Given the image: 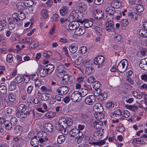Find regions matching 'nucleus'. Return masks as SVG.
I'll return each instance as SVG.
<instances>
[{"label": "nucleus", "instance_id": "5701e85b", "mask_svg": "<svg viewBox=\"0 0 147 147\" xmlns=\"http://www.w3.org/2000/svg\"><path fill=\"white\" fill-rule=\"evenodd\" d=\"M45 129L46 131L51 132L53 130V127L50 123H48L45 124Z\"/></svg>", "mask_w": 147, "mask_h": 147}, {"label": "nucleus", "instance_id": "b1692460", "mask_svg": "<svg viewBox=\"0 0 147 147\" xmlns=\"http://www.w3.org/2000/svg\"><path fill=\"white\" fill-rule=\"evenodd\" d=\"M6 98H8L6 100L7 103H9V102H13L15 100L16 96L13 94H9L7 96Z\"/></svg>", "mask_w": 147, "mask_h": 147}, {"label": "nucleus", "instance_id": "052dcab7", "mask_svg": "<svg viewBox=\"0 0 147 147\" xmlns=\"http://www.w3.org/2000/svg\"><path fill=\"white\" fill-rule=\"evenodd\" d=\"M106 106L109 110H110L112 109L114 107V104L112 102H109L107 103Z\"/></svg>", "mask_w": 147, "mask_h": 147}, {"label": "nucleus", "instance_id": "49530a36", "mask_svg": "<svg viewBox=\"0 0 147 147\" xmlns=\"http://www.w3.org/2000/svg\"><path fill=\"white\" fill-rule=\"evenodd\" d=\"M0 92L3 94H5L7 92L6 87L4 85L0 86Z\"/></svg>", "mask_w": 147, "mask_h": 147}, {"label": "nucleus", "instance_id": "1a4fd4ad", "mask_svg": "<svg viewBox=\"0 0 147 147\" xmlns=\"http://www.w3.org/2000/svg\"><path fill=\"white\" fill-rule=\"evenodd\" d=\"M96 100L94 96L93 95H90L87 96L85 100V103L90 105L92 104Z\"/></svg>", "mask_w": 147, "mask_h": 147}, {"label": "nucleus", "instance_id": "8fccbe9b", "mask_svg": "<svg viewBox=\"0 0 147 147\" xmlns=\"http://www.w3.org/2000/svg\"><path fill=\"white\" fill-rule=\"evenodd\" d=\"M10 121L13 126H15L17 124V119L15 117L11 118Z\"/></svg>", "mask_w": 147, "mask_h": 147}, {"label": "nucleus", "instance_id": "13d9d810", "mask_svg": "<svg viewBox=\"0 0 147 147\" xmlns=\"http://www.w3.org/2000/svg\"><path fill=\"white\" fill-rule=\"evenodd\" d=\"M122 114V112L119 109L115 111L113 113V115L114 116H117V115L120 116Z\"/></svg>", "mask_w": 147, "mask_h": 147}, {"label": "nucleus", "instance_id": "5fc2aeb1", "mask_svg": "<svg viewBox=\"0 0 147 147\" xmlns=\"http://www.w3.org/2000/svg\"><path fill=\"white\" fill-rule=\"evenodd\" d=\"M63 78V80H64L65 81H66V82H68V81H69L71 82V80H70V78L71 77L69 76V75L67 74H64Z\"/></svg>", "mask_w": 147, "mask_h": 147}, {"label": "nucleus", "instance_id": "6e6d98bb", "mask_svg": "<svg viewBox=\"0 0 147 147\" xmlns=\"http://www.w3.org/2000/svg\"><path fill=\"white\" fill-rule=\"evenodd\" d=\"M6 60L7 62L9 63L12 62L13 61L12 55L10 54H8L6 57Z\"/></svg>", "mask_w": 147, "mask_h": 147}, {"label": "nucleus", "instance_id": "79ce46f5", "mask_svg": "<svg viewBox=\"0 0 147 147\" xmlns=\"http://www.w3.org/2000/svg\"><path fill=\"white\" fill-rule=\"evenodd\" d=\"M105 11L108 13H112L113 14L115 13V11L113 7L111 6H109L106 8Z\"/></svg>", "mask_w": 147, "mask_h": 147}, {"label": "nucleus", "instance_id": "774afa93", "mask_svg": "<svg viewBox=\"0 0 147 147\" xmlns=\"http://www.w3.org/2000/svg\"><path fill=\"white\" fill-rule=\"evenodd\" d=\"M83 63L84 66L86 67H86H89L91 66V63L90 61H84V62Z\"/></svg>", "mask_w": 147, "mask_h": 147}, {"label": "nucleus", "instance_id": "3c124183", "mask_svg": "<svg viewBox=\"0 0 147 147\" xmlns=\"http://www.w3.org/2000/svg\"><path fill=\"white\" fill-rule=\"evenodd\" d=\"M121 23V24L123 26H126L129 24L127 19H123L121 20L120 21Z\"/></svg>", "mask_w": 147, "mask_h": 147}, {"label": "nucleus", "instance_id": "a211bd4d", "mask_svg": "<svg viewBox=\"0 0 147 147\" xmlns=\"http://www.w3.org/2000/svg\"><path fill=\"white\" fill-rule=\"evenodd\" d=\"M102 90L100 88L97 89H94L93 91V94L95 96H103L104 95H105V96H104L105 98H106V93L105 92L104 93H102L101 92Z\"/></svg>", "mask_w": 147, "mask_h": 147}, {"label": "nucleus", "instance_id": "338daca9", "mask_svg": "<svg viewBox=\"0 0 147 147\" xmlns=\"http://www.w3.org/2000/svg\"><path fill=\"white\" fill-rule=\"evenodd\" d=\"M0 24L3 26H5L7 24V22L5 18L4 17L0 21Z\"/></svg>", "mask_w": 147, "mask_h": 147}, {"label": "nucleus", "instance_id": "58836bf2", "mask_svg": "<svg viewBox=\"0 0 147 147\" xmlns=\"http://www.w3.org/2000/svg\"><path fill=\"white\" fill-rule=\"evenodd\" d=\"M114 14L112 13H108L107 14L106 18L108 20L107 22L112 21L114 16Z\"/></svg>", "mask_w": 147, "mask_h": 147}, {"label": "nucleus", "instance_id": "4c0bfd02", "mask_svg": "<svg viewBox=\"0 0 147 147\" xmlns=\"http://www.w3.org/2000/svg\"><path fill=\"white\" fill-rule=\"evenodd\" d=\"M47 12V11L45 9H43L41 11V14L44 19H47L48 16Z\"/></svg>", "mask_w": 147, "mask_h": 147}, {"label": "nucleus", "instance_id": "864d4df0", "mask_svg": "<svg viewBox=\"0 0 147 147\" xmlns=\"http://www.w3.org/2000/svg\"><path fill=\"white\" fill-rule=\"evenodd\" d=\"M136 7V10L139 12H142L144 9V7L141 5H138Z\"/></svg>", "mask_w": 147, "mask_h": 147}, {"label": "nucleus", "instance_id": "37998d69", "mask_svg": "<svg viewBox=\"0 0 147 147\" xmlns=\"http://www.w3.org/2000/svg\"><path fill=\"white\" fill-rule=\"evenodd\" d=\"M94 29L96 34L98 35H101L102 31L101 28L98 26H96L94 28Z\"/></svg>", "mask_w": 147, "mask_h": 147}, {"label": "nucleus", "instance_id": "2f4dec72", "mask_svg": "<svg viewBox=\"0 0 147 147\" xmlns=\"http://www.w3.org/2000/svg\"><path fill=\"white\" fill-rule=\"evenodd\" d=\"M65 137L63 135H59L58 136L57 139V142L58 144H61L63 143L65 141Z\"/></svg>", "mask_w": 147, "mask_h": 147}, {"label": "nucleus", "instance_id": "473e14b6", "mask_svg": "<svg viewBox=\"0 0 147 147\" xmlns=\"http://www.w3.org/2000/svg\"><path fill=\"white\" fill-rule=\"evenodd\" d=\"M94 71V69L92 67L90 66L89 67H86L85 70V73L88 75L91 74L93 73Z\"/></svg>", "mask_w": 147, "mask_h": 147}, {"label": "nucleus", "instance_id": "09e8293b", "mask_svg": "<svg viewBox=\"0 0 147 147\" xmlns=\"http://www.w3.org/2000/svg\"><path fill=\"white\" fill-rule=\"evenodd\" d=\"M121 39V35L119 34H115L114 36V39L116 42L119 41Z\"/></svg>", "mask_w": 147, "mask_h": 147}, {"label": "nucleus", "instance_id": "f704fd0d", "mask_svg": "<svg viewBox=\"0 0 147 147\" xmlns=\"http://www.w3.org/2000/svg\"><path fill=\"white\" fill-rule=\"evenodd\" d=\"M16 117L20 118H23L26 117V114L23 112H18L16 114Z\"/></svg>", "mask_w": 147, "mask_h": 147}, {"label": "nucleus", "instance_id": "20e7f679", "mask_svg": "<svg viewBox=\"0 0 147 147\" xmlns=\"http://www.w3.org/2000/svg\"><path fill=\"white\" fill-rule=\"evenodd\" d=\"M128 66V62L126 59L121 61L118 64L117 66L118 70L120 73L124 72Z\"/></svg>", "mask_w": 147, "mask_h": 147}, {"label": "nucleus", "instance_id": "a18cd8bd", "mask_svg": "<svg viewBox=\"0 0 147 147\" xmlns=\"http://www.w3.org/2000/svg\"><path fill=\"white\" fill-rule=\"evenodd\" d=\"M9 87V89L10 90L12 91L15 89L16 88V83L14 82H11Z\"/></svg>", "mask_w": 147, "mask_h": 147}, {"label": "nucleus", "instance_id": "9b49d317", "mask_svg": "<svg viewBox=\"0 0 147 147\" xmlns=\"http://www.w3.org/2000/svg\"><path fill=\"white\" fill-rule=\"evenodd\" d=\"M80 25L78 22L72 21L69 23L68 27L69 29L71 30L76 29Z\"/></svg>", "mask_w": 147, "mask_h": 147}, {"label": "nucleus", "instance_id": "c9c22d12", "mask_svg": "<svg viewBox=\"0 0 147 147\" xmlns=\"http://www.w3.org/2000/svg\"><path fill=\"white\" fill-rule=\"evenodd\" d=\"M101 86L100 83L98 81H95L92 84V87L95 89L99 88Z\"/></svg>", "mask_w": 147, "mask_h": 147}, {"label": "nucleus", "instance_id": "7c9ffc66", "mask_svg": "<svg viewBox=\"0 0 147 147\" xmlns=\"http://www.w3.org/2000/svg\"><path fill=\"white\" fill-rule=\"evenodd\" d=\"M38 140L37 136H35L32 138L30 141V144L32 146H35L38 144Z\"/></svg>", "mask_w": 147, "mask_h": 147}, {"label": "nucleus", "instance_id": "aec40b11", "mask_svg": "<svg viewBox=\"0 0 147 147\" xmlns=\"http://www.w3.org/2000/svg\"><path fill=\"white\" fill-rule=\"evenodd\" d=\"M48 72L49 74H51L53 71L54 69V66L51 64H49L44 66Z\"/></svg>", "mask_w": 147, "mask_h": 147}, {"label": "nucleus", "instance_id": "a878e982", "mask_svg": "<svg viewBox=\"0 0 147 147\" xmlns=\"http://www.w3.org/2000/svg\"><path fill=\"white\" fill-rule=\"evenodd\" d=\"M95 18L97 19H100L102 18L103 15V13L99 10H96L94 12Z\"/></svg>", "mask_w": 147, "mask_h": 147}, {"label": "nucleus", "instance_id": "c85d7f7f", "mask_svg": "<svg viewBox=\"0 0 147 147\" xmlns=\"http://www.w3.org/2000/svg\"><path fill=\"white\" fill-rule=\"evenodd\" d=\"M5 127L6 129L10 130L12 127V125L9 121L6 120L4 124Z\"/></svg>", "mask_w": 147, "mask_h": 147}, {"label": "nucleus", "instance_id": "de8ad7c7", "mask_svg": "<svg viewBox=\"0 0 147 147\" xmlns=\"http://www.w3.org/2000/svg\"><path fill=\"white\" fill-rule=\"evenodd\" d=\"M133 95L135 97L139 99H141L142 96L141 94H138V92L136 91H134L133 92Z\"/></svg>", "mask_w": 147, "mask_h": 147}, {"label": "nucleus", "instance_id": "bf43d9fd", "mask_svg": "<svg viewBox=\"0 0 147 147\" xmlns=\"http://www.w3.org/2000/svg\"><path fill=\"white\" fill-rule=\"evenodd\" d=\"M105 142L104 140H100L99 142H93V144L98 146H100L105 144Z\"/></svg>", "mask_w": 147, "mask_h": 147}, {"label": "nucleus", "instance_id": "bb28decb", "mask_svg": "<svg viewBox=\"0 0 147 147\" xmlns=\"http://www.w3.org/2000/svg\"><path fill=\"white\" fill-rule=\"evenodd\" d=\"M78 92L80 94L82 97L86 96L88 93V90L85 88H80L79 89Z\"/></svg>", "mask_w": 147, "mask_h": 147}, {"label": "nucleus", "instance_id": "4be33fe9", "mask_svg": "<svg viewBox=\"0 0 147 147\" xmlns=\"http://www.w3.org/2000/svg\"><path fill=\"white\" fill-rule=\"evenodd\" d=\"M103 125L102 121L97 120L94 122L93 124V126L96 129L100 128Z\"/></svg>", "mask_w": 147, "mask_h": 147}, {"label": "nucleus", "instance_id": "603ef678", "mask_svg": "<svg viewBox=\"0 0 147 147\" xmlns=\"http://www.w3.org/2000/svg\"><path fill=\"white\" fill-rule=\"evenodd\" d=\"M52 55V53L50 51H45L43 54V56L47 58H49Z\"/></svg>", "mask_w": 147, "mask_h": 147}, {"label": "nucleus", "instance_id": "f8f14e48", "mask_svg": "<svg viewBox=\"0 0 147 147\" xmlns=\"http://www.w3.org/2000/svg\"><path fill=\"white\" fill-rule=\"evenodd\" d=\"M104 61V57L102 55L98 56L94 59V63L96 65L102 64Z\"/></svg>", "mask_w": 147, "mask_h": 147}, {"label": "nucleus", "instance_id": "f3484780", "mask_svg": "<svg viewBox=\"0 0 147 147\" xmlns=\"http://www.w3.org/2000/svg\"><path fill=\"white\" fill-rule=\"evenodd\" d=\"M38 71L40 76L42 77H45L49 74L44 67L39 69Z\"/></svg>", "mask_w": 147, "mask_h": 147}, {"label": "nucleus", "instance_id": "0e129e2a", "mask_svg": "<svg viewBox=\"0 0 147 147\" xmlns=\"http://www.w3.org/2000/svg\"><path fill=\"white\" fill-rule=\"evenodd\" d=\"M95 80V78L93 76H91L88 78L87 79V82L89 83H92L94 82Z\"/></svg>", "mask_w": 147, "mask_h": 147}, {"label": "nucleus", "instance_id": "e433bc0d", "mask_svg": "<svg viewBox=\"0 0 147 147\" xmlns=\"http://www.w3.org/2000/svg\"><path fill=\"white\" fill-rule=\"evenodd\" d=\"M69 88L66 86H63L61 87V90L63 94H65L69 92Z\"/></svg>", "mask_w": 147, "mask_h": 147}, {"label": "nucleus", "instance_id": "9d476101", "mask_svg": "<svg viewBox=\"0 0 147 147\" xmlns=\"http://www.w3.org/2000/svg\"><path fill=\"white\" fill-rule=\"evenodd\" d=\"M94 111L96 113L100 114L102 113L103 111V107L99 103H96L93 107Z\"/></svg>", "mask_w": 147, "mask_h": 147}, {"label": "nucleus", "instance_id": "ea45409f", "mask_svg": "<svg viewBox=\"0 0 147 147\" xmlns=\"http://www.w3.org/2000/svg\"><path fill=\"white\" fill-rule=\"evenodd\" d=\"M22 130L21 127L19 125H17L14 128L15 132L16 134H20L21 133Z\"/></svg>", "mask_w": 147, "mask_h": 147}, {"label": "nucleus", "instance_id": "393cba45", "mask_svg": "<svg viewBox=\"0 0 147 147\" xmlns=\"http://www.w3.org/2000/svg\"><path fill=\"white\" fill-rule=\"evenodd\" d=\"M122 6V3L119 1H115L111 4V6H113L114 9H118Z\"/></svg>", "mask_w": 147, "mask_h": 147}, {"label": "nucleus", "instance_id": "6ab92c4d", "mask_svg": "<svg viewBox=\"0 0 147 147\" xmlns=\"http://www.w3.org/2000/svg\"><path fill=\"white\" fill-rule=\"evenodd\" d=\"M78 46L76 43H73L69 47L70 52L72 53H76L78 50Z\"/></svg>", "mask_w": 147, "mask_h": 147}, {"label": "nucleus", "instance_id": "e2e57ef3", "mask_svg": "<svg viewBox=\"0 0 147 147\" xmlns=\"http://www.w3.org/2000/svg\"><path fill=\"white\" fill-rule=\"evenodd\" d=\"M87 50V49L86 47L85 46L82 47L80 48V53L82 54H84Z\"/></svg>", "mask_w": 147, "mask_h": 147}, {"label": "nucleus", "instance_id": "cd10ccee", "mask_svg": "<svg viewBox=\"0 0 147 147\" xmlns=\"http://www.w3.org/2000/svg\"><path fill=\"white\" fill-rule=\"evenodd\" d=\"M84 22V27L88 28L91 27L93 25V22L91 20H86L83 22Z\"/></svg>", "mask_w": 147, "mask_h": 147}, {"label": "nucleus", "instance_id": "2eb2a0df", "mask_svg": "<svg viewBox=\"0 0 147 147\" xmlns=\"http://www.w3.org/2000/svg\"><path fill=\"white\" fill-rule=\"evenodd\" d=\"M85 27L80 26L78 29H76L75 32V34L78 36H80L83 34L85 32Z\"/></svg>", "mask_w": 147, "mask_h": 147}, {"label": "nucleus", "instance_id": "4468645a", "mask_svg": "<svg viewBox=\"0 0 147 147\" xmlns=\"http://www.w3.org/2000/svg\"><path fill=\"white\" fill-rule=\"evenodd\" d=\"M105 29L107 31L110 32L113 29L114 23L112 21L106 22L105 24Z\"/></svg>", "mask_w": 147, "mask_h": 147}, {"label": "nucleus", "instance_id": "72a5a7b5", "mask_svg": "<svg viewBox=\"0 0 147 147\" xmlns=\"http://www.w3.org/2000/svg\"><path fill=\"white\" fill-rule=\"evenodd\" d=\"M147 30L145 29H141L139 32V34L140 36L143 37H147Z\"/></svg>", "mask_w": 147, "mask_h": 147}, {"label": "nucleus", "instance_id": "69168bd1", "mask_svg": "<svg viewBox=\"0 0 147 147\" xmlns=\"http://www.w3.org/2000/svg\"><path fill=\"white\" fill-rule=\"evenodd\" d=\"M128 108L133 111H135L138 109V107L135 105H129L128 106Z\"/></svg>", "mask_w": 147, "mask_h": 147}, {"label": "nucleus", "instance_id": "c756f323", "mask_svg": "<svg viewBox=\"0 0 147 147\" xmlns=\"http://www.w3.org/2000/svg\"><path fill=\"white\" fill-rule=\"evenodd\" d=\"M68 9L67 7L64 6L62 9L60 10V14L62 16L66 15L67 13Z\"/></svg>", "mask_w": 147, "mask_h": 147}, {"label": "nucleus", "instance_id": "f03ea898", "mask_svg": "<svg viewBox=\"0 0 147 147\" xmlns=\"http://www.w3.org/2000/svg\"><path fill=\"white\" fill-rule=\"evenodd\" d=\"M8 28L10 30H13L15 28V22H17V24H18L19 23L20 25H21L22 22L20 21H18V20L16 18L12 16V18H9L8 20Z\"/></svg>", "mask_w": 147, "mask_h": 147}, {"label": "nucleus", "instance_id": "f257e3e1", "mask_svg": "<svg viewBox=\"0 0 147 147\" xmlns=\"http://www.w3.org/2000/svg\"><path fill=\"white\" fill-rule=\"evenodd\" d=\"M69 134L71 137H76V140L78 143L82 142L84 136L82 132L77 129L73 128L71 129L69 132Z\"/></svg>", "mask_w": 147, "mask_h": 147}, {"label": "nucleus", "instance_id": "39448f33", "mask_svg": "<svg viewBox=\"0 0 147 147\" xmlns=\"http://www.w3.org/2000/svg\"><path fill=\"white\" fill-rule=\"evenodd\" d=\"M47 134L45 131H41L38 133L37 136L38 142H40L43 144L45 143V141L48 140V139L47 138Z\"/></svg>", "mask_w": 147, "mask_h": 147}, {"label": "nucleus", "instance_id": "dca6fc26", "mask_svg": "<svg viewBox=\"0 0 147 147\" xmlns=\"http://www.w3.org/2000/svg\"><path fill=\"white\" fill-rule=\"evenodd\" d=\"M14 16H16L17 18L20 20H22L26 18V16L24 13L20 11L18 12V13H15L12 15V16L14 17Z\"/></svg>", "mask_w": 147, "mask_h": 147}, {"label": "nucleus", "instance_id": "ddd939ff", "mask_svg": "<svg viewBox=\"0 0 147 147\" xmlns=\"http://www.w3.org/2000/svg\"><path fill=\"white\" fill-rule=\"evenodd\" d=\"M139 66L142 69L147 70V58L142 59L140 62Z\"/></svg>", "mask_w": 147, "mask_h": 147}, {"label": "nucleus", "instance_id": "6e6552de", "mask_svg": "<svg viewBox=\"0 0 147 147\" xmlns=\"http://www.w3.org/2000/svg\"><path fill=\"white\" fill-rule=\"evenodd\" d=\"M61 120H63L62 123L63 125H62V127L63 128H64L63 125L65 126H70L72 125L73 123V121L71 118H68L66 119L64 118H62Z\"/></svg>", "mask_w": 147, "mask_h": 147}, {"label": "nucleus", "instance_id": "412c9836", "mask_svg": "<svg viewBox=\"0 0 147 147\" xmlns=\"http://www.w3.org/2000/svg\"><path fill=\"white\" fill-rule=\"evenodd\" d=\"M128 18H129L133 21H135L138 19V14L134 12H132L127 14Z\"/></svg>", "mask_w": 147, "mask_h": 147}, {"label": "nucleus", "instance_id": "0eeeda50", "mask_svg": "<svg viewBox=\"0 0 147 147\" xmlns=\"http://www.w3.org/2000/svg\"><path fill=\"white\" fill-rule=\"evenodd\" d=\"M78 91L73 92L71 96V99L74 102H79L82 99V97Z\"/></svg>", "mask_w": 147, "mask_h": 147}, {"label": "nucleus", "instance_id": "c03bdc74", "mask_svg": "<svg viewBox=\"0 0 147 147\" xmlns=\"http://www.w3.org/2000/svg\"><path fill=\"white\" fill-rule=\"evenodd\" d=\"M56 114L55 113L50 111L47 113L45 114V115L47 117L49 118H51L55 116Z\"/></svg>", "mask_w": 147, "mask_h": 147}, {"label": "nucleus", "instance_id": "a19ab883", "mask_svg": "<svg viewBox=\"0 0 147 147\" xmlns=\"http://www.w3.org/2000/svg\"><path fill=\"white\" fill-rule=\"evenodd\" d=\"M17 109L19 111L23 112L26 110V107L23 104H21L18 106Z\"/></svg>", "mask_w": 147, "mask_h": 147}, {"label": "nucleus", "instance_id": "680f3d73", "mask_svg": "<svg viewBox=\"0 0 147 147\" xmlns=\"http://www.w3.org/2000/svg\"><path fill=\"white\" fill-rule=\"evenodd\" d=\"M118 128V129H117V130L120 132L122 133L125 131V128L122 124H120Z\"/></svg>", "mask_w": 147, "mask_h": 147}, {"label": "nucleus", "instance_id": "423d86ee", "mask_svg": "<svg viewBox=\"0 0 147 147\" xmlns=\"http://www.w3.org/2000/svg\"><path fill=\"white\" fill-rule=\"evenodd\" d=\"M65 69L63 65H59L57 68L55 72L56 76L58 77L62 78L65 74Z\"/></svg>", "mask_w": 147, "mask_h": 147}, {"label": "nucleus", "instance_id": "7ed1b4c3", "mask_svg": "<svg viewBox=\"0 0 147 147\" xmlns=\"http://www.w3.org/2000/svg\"><path fill=\"white\" fill-rule=\"evenodd\" d=\"M69 16L72 19H75L76 20L77 22H80L82 24L83 23V21L81 20L83 17V13L82 12L78 11L76 12V11H72L71 15Z\"/></svg>", "mask_w": 147, "mask_h": 147}, {"label": "nucleus", "instance_id": "4d7b16f0", "mask_svg": "<svg viewBox=\"0 0 147 147\" xmlns=\"http://www.w3.org/2000/svg\"><path fill=\"white\" fill-rule=\"evenodd\" d=\"M22 78L20 76H17L15 78L14 82L16 83H19L22 81Z\"/></svg>", "mask_w": 147, "mask_h": 147}]
</instances>
